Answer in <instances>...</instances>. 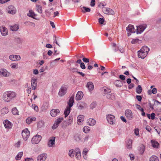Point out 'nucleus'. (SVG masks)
I'll return each mask as SVG.
<instances>
[{
    "instance_id": "13",
    "label": "nucleus",
    "mask_w": 161,
    "mask_h": 161,
    "mask_svg": "<svg viewBox=\"0 0 161 161\" xmlns=\"http://www.w3.org/2000/svg\"><path fill=\"white\" fill-rule=\"evenodd\" d=\"M8 13L9 14H13L16 13V10L15 8L12 5L9 6L8 8Z\"/></svg>"
},
{
    "instance_id": "41",
    "label": "nucleus",
    "mask_w": 161,
    "mask_h": 161,
    "mask_svg": "<svg viewBox=\"0 0 161 161\" xmlns=\"http://www.w3.org/2000/svg\"><path fill=\"white\" fill-rule=\"evenodd\" d=\"M82 11L84 13L86 12H89L90 11V9L89 8L83 7L81 8Z\"/></svg>"
},
{
    "instance_id": "25",
    "label": "nucleus",
    "mask_w": 161,
    "mask_h": 161,
    "mask_svg": "<svg viewBox=\"0 0 161 161\" xmlns=\"http://www.w3.org/2000/svg\"><path fill=\"white\" fill-rule=\"evenodd\" d=\"M28 16L31 17L33 19H36L35 18V17L36 16V15L35 14L34 12L32 10L29 11V13L27 14Z\"/></svg>"
},
{
    "instance_id": "35",
    "label": "nucleus",
    "mask_w": 161,
    "mask_h": 161,
    "mask_svg": "<svg viewBox=\"0 0 161 161\" xmlns=\"http://www.w3.org/2000/svg\"><path fill=\"white\" fill-rule=\"evenodd\" d=\"M115 85L117 87H120L123 85L122 82L119 80H116L114 82Z\"/></svg>"
},
{
    "instance_id": "38",
    "label": "nucleus",
    "mask_w": 161,
    "mask_h": 161,
    "mask_svg": "<svg viewBox=\"0 0 161 161\" xmlns=\"http://www.w3.org/2000/svg\"><path fill=\"white\" fill-rule=\"evenodd\" d=\"M12 112L14 115H19V111L16 107L13 108L12 110Z\"/></svg>"
},
{
    "instance_id": "42",
    "label": "nucleus",
    "mask_w": 161,
    "mask_h": 161,
    "mask_svg": "<svg viewBox=\"0 0 161 161\" xmlns=\"http://www.w3.org/2000/svg\"><path fill=\"white\" fill-rule=\"evenodd\" d=\"M142 91V88L140 85H139L136 87V92L137 93L140 94Z\"/></svg>"
},
{
    "instance_id": "45",
    "label": "nucleus",
    "mask_w": 161,
    "mask_h": 161,
    "mask_svg": "<svg viewBox=\"0 0 161 161\" xmlns=\"http://www.w3.org/2000/svg\"><path fill=\"white\" fill-rule=\"evenodd\" d=\"M83 131L85 133H87L90 131V129L88 126H85L83 128Z\"/></svg>"
},
{
    "instance_id": "63",
    "label": "nucleus",
    "mask_w": 161,
    "mask_h": 161,
    "mask_svg": "<svg viewBox=\"0 0 161 161\" xmlns=\"http://www.w3.org/2000/svg\"><path fill=\"white\" fill-rule=\"evenodd\" d=\"M155 114L154 113H153L151 114V118L152 119H155Z\"/></svg>"
},
{
    "instance_id": "54",
    "label": "nucleus",
    "mask_w": 161,
    "mask_h": 161,
    "mask_svg": "<svg viewBox=\"0 0 161 161\" xmlns=\"http://www.w3.org/2000/svg\"><path fill=\"white\" fill-rule=\"evenodd\" d=\"M58 125L56 122H55L54 124L52 127V128L53 129H56L58 126Z\"/></svg>"
},
{
    "instance_id": "2",
    "label": "nucleus",
    "mask_w": 161,
    "mask_h": 161,
    "mask_svg": "<svg viewBox=\"0 0 161 161\" xmlns=\"http://www.w3.org/2000/svg\"><path fill=\"white\" fill-rule=\"evenodd\" d=\"M149 49L146 46H143L138 51V56L142 59L144 58L147 55Z\"/></svg>"
},
{
    "instance_id": "5",
    "label": "nucleus",
    "mask_w": 161,
    "mask_h": 161,
    "mask_svg": "<svg viewBox=\"0 0 161 161\" xmlns=\"http://www.w3.org/2000/svg\"><path fill=\"white\" fill-rule=\"evenodd\" d=\"M125 114L126 117L129 119L131 120L133 119L134 115L130 109H126L125 111Z\"/></svg>"
},
{
    "instance_id": "27",
    "label": "nucleus",
    "mask_w": 161,
    "mask_h": 161,
    "mask_svg": "<svg viewBox=\"0 0 161 161\" xmlns=\"http://www.w3.org/2000/svg\"><path fill=\"white\" fill-rule=\"evenodd\" d=\"M36 120V118L35 117H34L32 118L28 117L26 119V121L27 124H30L32 121H35Z\"/></svg>"
},
{
    "instance_id": "22",
    "label": "nucleus",
    "mask_w": 161,
    "mask_h": 161,
    "mask_svg": "<svg viewBox=\"0 0 161 161\" xmlns=\"http://www.w3.org/2000/svg\"><path fill=\"white\" fill-rule=\"evenodd\" d=\"M75 157L76 159L79 160L81 158L80 151L79 148H76L75 149Z\"/></svg>"
},
{
    "instance_id": "14",
    "label": "nucleus",
    "mask_w": 161,
    "mask_h": 161,
    "mask_svg": "<svg viewBox=\"0 0 161 161\" xmlns=\"http://www.w3.org/2000/svg\"><path fill=\"white\" fill-rule=\"evenodd\" d=\"M59 110L58 109H53L51 110L50 114L52 117H55L59 113Z\"/></svg>"
},
{
    "instance_id": "60",
    "label": "nucleus",
    "mask_w": 161,
    "mask_h": 161,
    "mask_svg": "<svg viewBox=\"0 0 161 161\" xmlns=\"http://www.w3.org/2000/svg\"><path fill=\"white\" fill-rule=\"evenodd\" d=\"M119 78L120 79L122 80H124L125 79V75H121L119 76Z\"/></svg>"
},
{
    "instance_id": "62",
    "label": "nucleus",
    "mask_w": 161,
    "mask_h": 161,
    "mask_svg": "<svg viewBox=\"0 0 161 161\" xmlns=\"http://www.w3.org/2000/svg\"><path fill=\"white\" fill-rule=\"evenodd\" d=\"M136 98L137 100L139 101H141L142 99V96H141L137 95L136 96Z\"/></svg>"
},
{
    "instance_id": "64",
    "label": "nucleus",
    "mask_w": 161,
    "mask_h": 161,
    "mask_svg": "<svg viewBox=\"0 0 161 161\" xmlns=\"http://www.w3.org/2000/svg\"><path fill=\"white\" fill-rule=\"evenodd\" d=\"M33 159L32 158H26L25 159V161H33Z\"/></svg>"
},
{
    "instance_id": "58",
    "label": "nucleus",
    "mask_w": 161,
    "mask_h": 161,
    "mask_svg": "<svg viewBox=\"0 0 161 161\" xmlns=\"http://www.w3.org/2000/svg\"><path fill=\"white\" fill-rule=\"evenodd\" d=\"M95 0H91L90 5L92 7L94 6L95 5Z\"/></svg>"
},
{
    "instance_id": "4",
    "label": "nucleus",
    "mask_w": 161,
    "mask_h": 161,
    "mask_svg": "<svg viewBox=\"0 0 161 161\" xmlns=\"http://www.w3.org/2000/svg\"><path fill=\"white\" fill-rule=\"evenodd\" d=\"M30 131L27 128L24 129L22 131V135L23 139L25 141L27 140L29 137Z\"/></svg>"
},
{
    "instance_id": "26",
    "label": "nucleus",
    "mask_w": 161,
    "mask_h": 161,
    "mask_svg": "<svg viewBox=\"0 0 161 161\" xmlns=\"http://www.w3.org/2000/svg\"><path fill=\"white\" fill-rule=\"evenodd\" d=\"M9 112L8 108L7 107H5L1 109V114L2 115L7 114Z\"/></svg>"
},
{
    "instance_id": "49",
    "label": "nucleus",
    "mask_w": 161,
    "mask_h": 161,
    "mask_svg": "<svg viewBox=\"0 0 161 161\" xmlns=\"http://www.w3.org/2000/svg\"><path fill=\"white\" fill-rule=\"evenodd\" d=\"M44 122L42 121H40L38 122L37 124V127L38 128H41L44 125Z\"/></svg>"
},
{
    "instance_id": "18",
    "label": "nucleus",
    "mask_w": 161,
    "mask_h": 161,
    "mask_svg": "<svg viewBox=\"0 0 161 161\" xmlns=\"http://www.w3.org/2000/svg\"><path fill=\"white\" fill-rule=\"evenodd\" d=\"M9 59L12 61L19 60L20 59V57L19 55H10L9 56Z\"/></svg>"
},
{
    "instance_id": "61",
    "label": "nucleus",
    "mask_w": 161,
    "mask_h": 161,
    "mask_svg": "<svg viewBox=\"0 0 161 161\" xmlns=\"http://www.w3.org/2000/svg\"><path fill=\"white\" fill-rule=\"evenodd\" d=\"M88 151V150L86 148H84V151H83V154H85V155H86Z\"/></svg>"
},
{
    "instance_id": "28",
    "label": "nucleus",
    "mask_w": 161,
    "mask_h": 161,
    "mask_svg": "<svg viewBox=\"0 0 161 161\" xmlns=\"http://www.w3.org/2000/svg\"><path fill=\"white\" fill-rule=\"evenodd\" d=\"M87 122L88 125L91 126L94 125L96 123V121L95 119L91 118L88 119Z\"/></svg>"
},
{
    "instance_id": "6",
    "label": "nucleus",
    "mask_w": 161,
    "mask_h": 161,
    "mask_svg": "<svg viewBox=\"0 0 161 161\" xmlns=\"http://www.w3.org/2000/svg\"><path fill=\"white\" fill-rule=\"evenodd\" d=\"M41 139L42 136H41L37 135L32 138L31 142L33 144H37L39 143Z\"/></svg>"
},
{
    "instance_id": "15",
    "label": "nucleus",
    "mask_w": 161,
    "mask_h": 161,
    "mask_svg": "<svg viewBox=\"0 0 161 161\" xmlns=\"http://www.w3.org/2000/svg\"><path fill=\"white\" fill-rule=\"evenodd\" d=\"M4 126L6 129H11L12 126V123L8 120L6 119L3 122Z\"/></svg>"
},
{
    "instance_id": "21",
    "label": "nucleus",
    "mask_w": 161,
    "mask_h": 161,
    "mask_svg": "<svg viewBox=\"0 0 161 161\" xmlns=\"http://www.w3.org/2000/svg\"><path fill=\"white\" fill-rule=\"evenodd\" d=\"M83 96V93L81 91H78L76 95V100H79L81 99L82 98Z\"/></svg>"
},
{
    "instance_id": "20",
    "label": "nucleus",
    "mask_w": 161,
    "mask_h": 161,
    "mask_svg": "<svg viewBox=\"0 0 161 161\" xmlns=\"http://www.w3.org/2000/svg\"><path fill=\"white\" fill-rule=\"evenodd\" d=\"M74 102V96L73 95L70 97L69 101L68 102V106H67L71 108L73 105Z\"/></svg>"
},
{
    "instance_id": "1",
    "label": "nucleus",
    "mask_w": 161,
    "mask_h": 161,
    "mask_svg": "<svg viewBox=\"0 0 161 161\" xmlns=\"http://www.w3.org/2000/svg\"><path fill=\"white\" fill-rule=\"evenodd\" d=\"M16 96V93L12 91H7L5 92L3 96V99L7 102H10Z\"/></svg>"
},
{
    "instance_id": "31",
    "label": "nucleus",
    "mask_w": 161,
    "mask_h": 161,
    "mask_svg": "<svg viewBox=\"0 0 161 161\" xmlns=\"http://www.w3.org/2000/svg\"><path fill=\"white\" fill-rule=\"evenodd\" d=\"M31 84L32 89L33 90H35L36 86V80L35 79H32Z\"/></svg>"
},
{
    "instance_id": "32",
    "label": "nucleus",
    "mask_w": 161,
    "mask_h": 161,
    "mask_svg": "<svg viewBox=\"0 0 161 161\" xmlns=\"http://www.w3.org/2000/svg\"><path fill=\"white\" fill-rule=\"evenodd\" d=\"M87 87L90 91H92L94 89V85L92 82H89L87 84Z\"/></svg>"
},
{
    "instance_id": "16",
    "label": "nucleus",
    "mask_w": 161,
    "mask_h": 161,
    "mask_svg": "<svg viewBox=\"0 0 161 161\" xmlns=\"http://www.w3.org/2000/svg\"><path fill=\"white\" fill-rule=\"evenodd\" d=\"M0 31L3 36H5L8 34V30L5 27L2 26L0 27Z\"/></svg>"
},
{
    "instance_id": "29",
    "label": "nucleus",
    "mask_w": 161,
    "mask_h": 161,
    "mask_svg": "<svg viewBox=\"0 0 161 161\" xmlns=\"http://www.w3.org/2000/svg\"><path fill=\"white\" fill-rule=\"evenodd\" d=\"M71 108L67 106L64 111V114L65 117H66L70 113Z\"/></svg>"
},
{
    "instance_id": "55",
    "label": "nucleus",
    "mask_w": 161,
    "mask_h": 161,
    "mask_svg": "<svg viewBox=\"0 0 161 161\" xmlns=\"http://www.w3.org/2000/svg\"><path fill=\"white\" fill-rule=\"evenodd\" d=\"M134 133L136 136L139 135V130L138 129H136L134 130Z\"/></svg>"
},
{
    "instance_id": "50",
    "label": "nucleus",
    "mask_w": 161,
    "mask_h": 161,
    "mask_svg": "<svg viewBox=\"0 0 161 161\" xmlns=\"http://www.w3.org/2000/svg\"><path fill=\"white\" fill-rule=\"evenodd\" d=\"M63 120V118H59L56 120L55 122L59 125V124Z\"/></svg>"
},
{
    "instance_id": "59",
    "label": "nucleus",
    "mask_w": 161,
    "mask_h": 161,
    "mask_svg": "<svg viewBox=\"0 0 161 161\" xmlns=\"http://www.w3.org/2000/svg\"><path fill=\"white\" fill-rule=\"evenodd\" d=\"M157 90L156 88H153V89L152 90V93H153V94H155L157 92Z\"/></svg>"
},
{
    "instance_id": "51",
    "label": "nucleus",
    "mask_w": 161,
    "mask_h": 161,
    "mask_svg": "<svg viewBox=\"0 0 161 161\" xmlns=\"http://www.w3.org/2000/svg\"><path fill=\"white\" fill-rule=\"evenodd\" d=\"M21 144V141H18V142L14 144V146L16 147H19Z\"/></svg>"
},
{
    "instance_id": "23",
    "label": "nucleus",
    "mask_w": 161,
    "mask_h": 161,
    "mask_svg": "<svg viewBox=\"0 0 161 161\" xmlns=\"http://www.w3.org/2000/svg\"><path fill=\"white\" fill-rule=\"evenodd\" d=\"M126 147L128 149H130L132 147V140L130 139H127L126 141Z\"/></svg>"
},
{
    "instance_id": "43",
    "label": "nucleus",
    "mask_w": 161,
    "mask_h": 161,
    "mask_svg": "<svg viewBox=\"0 0 161 161\" xmlns=\"http://www.w3.org/2000/svg\"><path fill=\"white\" fill-rule=\"evenodd\" d=\"M107 97L109 99L113 100L114 99V96L113 94H108L107 95Z\"/></svg>"
},
{
    "instance_id": "30",
    "label": "nucleus",
    "mask_w": 161,
    "mask_h": 161,
    "mask_svg": "<svg viewBox=\"0 0 161 161\" xmlns=\"http://www.w3.org/2000/svg\"><path fill=\"white\" fill-rule=\"evenodd\" d=\"M139 152L141 154H142L145 149V147L143 144H141L139 147L138 148Z\"/></svg>"
},
{
    "instance_id": "24",
    "label": "nucleus",
    "mask_w": 161,
    "mask_h": 161,
    "mask_svg": "<svg viewBox=\"0 0 161 161\" xmlns=\"http://www.w3.org/2000/svg\"><path fill=\"white\" fill-rule=\"evenodd\" d=\"M84 116L82 115H80L77 117L78 123L79 125H80L81 122H82L84 120Z\"/></svg>"
},
{
    "instance_id": "34",
    "label": "nucleus",
    "mask_w": 161,
    "mask_h": 161,
    "mask_svg": "<svg viewBox=\"0 0 161 161\" xmlns=\"http://www.w3.org/2000/svg\"><path fill=\"white\" fill-rule=\"evenodd\" d=\"M131 42L132 44H135L140 43L142 42V41L138 38L133 39L132 40Z\"/></svg>"
},
{
    "instance_id": "40",
    "label": "nucleus",
    "mask_w": 161,
    "mask_h": 161,
    "mask_svg": "<svg viewBox=\"0 0 161 161\" xmlns=\"http://www.w3.org/2000/svg\"><path fill=\"white\" fill-rule=\"evenodd\" d=\"M103 89L105 94L109 93L111 92V90L107 87H103Z\"/></svg>"
},
{
    "instance_id": "47",
    "label": "nucleus",
    "mask_w": 161,
    "mask_h": 161,
    "mask_svg": "<svg viewBox=\"0 0 161 161\" xmlns=\"http://www.w3.org/2000/svg\"><path fill=\"white\" fill-rule=\"evenodd\" d=\"M69 156L72 158L74 157V150L73 149H71L69 151Z\"/></svg>"
},
{
    "instance_id": "9",
    "label": "nucleus",
    "mask_w": 161,
    "mask_h": 161,
    "mask_svg": "<svg viewBox=\"0 0 161 161\" xmlns=\"http://www.w3.org/2000/svg\"><path fill=\"white\" fill-rule=\"evenodd\" d=\"M106 118L108 123L111 125L113 124L115 120V117L114 115L112 114H108L107 115Z\"/></svg>"
},
{
    "instance_id": "7",
    "label": "nucleus",
    "mask_w": 161,
    "mask_h": 161,
    "mask_svg": "<svg viewBox=\"0 0 161 161\" xmlns=\"http://www.w3.org/2000/svg\"><path fill=\"white\" fill-rule=\"evenodd\" d=\"M10 73L4 69H0V75L1 76L8 77L10 75Z\"/></svg>"
},
{
    "instance_id": "36",
    "label": "nucleus",
    "mask_w": 161,
    "mask_h": 161,
    "mask_svg": "<svg viewBox=\"0 0 161 161\" xmlns=\"http://www.w3.org/2000/svg\"><path fill=\"white\" fill-rule=\"evenodd\" d=\"M36 11L39 13L42 14V6L39 5H36Z\"/></svg>"
},
{
    "instance_id": "57",
    "label": "nucleus",
    "mask_w": 161,
    "mask_h": 161,
    "mask_svg": "<svg viewBox=\"0 0 161 161\" xmlns=\"http://www.w3.org/2000/svg\"><path fill=\"white\" fill-rule=\"evenodd\" d=\"M96 105V103L95 102H93L90 105V107L91 108H93Z\"/></svg>"
},
{
    "instance_id": "8",
    "label": "nucleus",
    "mask_w": 161,
    "mask_h": 161,
    "mask_svg": "<svg viewBox=\"0 0 161 161\" xmlns=\"http://www.w3.org/2000/svg\"><path fill=\"white\" fill-rule=\"evenodd\" d=\"M103 11L106 14L113 15L114 14V10L110 8L104 7L103 8Z\"/></svg>"
},
{
    "instance_id": "10",
    "label": "nucleus",
    "mask_w": 161,
    "mask_h": 161,
    "mask_svg": "<svg viewBox=\"0 0 161 161\" xmlns=\"http://www.w3.org/2000/svg\"><path fill=\"white\" fill-rule=\"evenodd\" d=\"M126 30L128 32V36H129L130 35V33H134L135 32V30L134 29V26L131 25H129L126 28Z\"/></svg>"
},
{
    "instance_id": "53",
    "label": "nucleus",
    "mask_w": 161,
    "mask_h": 161,
    "mask_svg": "<svg viewBox=\"0 0 161 161\" xmlns=\"http://www.w3.org/2000/svg\"><path fill=\"white\" fill-rule=\"evenodd\" d=\"M104 21V19L103 18H101L99 19V22L101 24H103Z\"/></svg>"
},
{
    "instance_id": "52",
    "label": "nucleus",
    "mask_w": 161,
    "mask_h": 161,
    "mask_svg": "<svg viewBox=\"0 0 161 161\" xmlns=\"http://www.w3.org/2000/svg\"><path fill=\"white\" fill-rule=\"evenodd\" d=\"M45 13L47 16L49 17L51 14V13L48 10H45Z\"/></svg>"
},
{
    "instance_id": "11",
    "label": "nucleus",
    "mask_w": 161,
    "mask_h": 161,
    "mask_svg": "<svg viewBox=\"0 0 161 161\" xmlns=\"http://www.w3.org/2000/svg\"><path fill=\"white\" fill-rule=\"evenodd\" d=\"M146 27V25L145 24L140 25L137 26L136 31L137 33H141L143 31Z\"/></svg>"
},
{
    "instance_id": "39",
    "label": "nucleus",
    "mask_w": 161,
    "mask_h": 161,
    "mask_svg": "<svg viewBox=\"0 0 161 161\" xmlns=\"http://www.w3.org/2000/svg\"><path fill=\"white\" fill-rule=\"evenodd\" d=\"M149 161H159L157 157L155 155H153L150 158Z\"/></svg>"
},
{
    "instance_id": "17",
    "label": "nucleus",
    "mask_w": 161,
    "mask_h": 161,
    "mask_svg": "<svg viewBox=\"0 0 161 161\" xmlns=\"http://www.w3.org/2000/svg\"><path fill=\"white\" fill-rule=\"evenodd\" d=\"M151 145L154 148H158L159 147V144L155 140H152L151 141Z\"/></svg>"
},
{
    "instance_id": "37",
    "label": "nucleus",
    "mask_w": 161,
    "mask_h": 161,
    "mask_svg": "<svg viewBox=\"0 0 161 161\" xmlns=\"http://www.w3.org/2000/svg\"><path fill=\"white\" fill-rule=\"evenodd\" d=\"M23 152H19L15 157L16 160H19L22 157L23 155Z\"/></svg>"
},
{
    "instance_id": "19",
    "label": "nucleus",
    "mask_w": 161,
    "mask_h": 161,
    "mask_svg": "<svg viewBox=\"0 0 161 161\" xmlns=\"http://www.w3.org/2000/svg\"><path fill=\"white\" fill-rule=\"evenodd\" d=\"M55 137H51L50 138L48 142V146L49 147H53V145L55 144Z\"/></svg>"
},
{
    "instance_id": "56",
    "label": "nucleus",
    "mask_w": 161,
    "mask_h": 161,
    "mask_svg": "<svg viewBox=\"0 0 161 161\" xmlns=\"http://www.w3.org/2000/svg\"><path fill=\"white\" fill-rule=\"evenodd\" d=\"M146 130L148 132H150L152 130V129L149 125H147L146 127Z\"/></svg>"
},
{
    "instance_id": "44",
    "label": "nucleus",
    "mask_w": 161,
    "mask_h": 161,
    "mask_svg": "<svg viewBox=\"0 0 161 161\" xmlns=\"http://www.w3.org/2000/svg\"><path fill=\"white\" fill-rule=\"evenodd\" d=\"M73 117L71 116H69V119L67 121V124L68 125H69L72 123L73 122Z\"/></svg>"
},
{
    "instance_id": "3",
    "label": "nucleus",
    "mask_w": 161,
    "mask_h": 161,
    "mask_svg": "<svg viewBox=\"0 0 161 161\" xmlns=\"http://www.w3.org/2000/svg\"><path fill=\"white\" fill-rule=\"evenodd\" d=\"M68 88V86L67 85H63L58 92V95L60 97H62L65 95Z\"/></svg>"
},
{
    "instance_id": "12",
    "label": "nucleus",
    "mask_w": 161,
    "mask_h": 161,
    "mask_svg": "<svg viewBox=\"0 0 161 161\" xmlns=\"http://www.w3.org/2000/svg\"><path fill=\"white\" fill-rule=\"evenodd\" d=\"M47 157V155L46 153L41 154L37 157V161H44Z\"/></svg>"
},
{
    "instance_id": "46",
    "label": "nucleus",
    "mask_w": 161,
    "mask_h": 161,
    "mask_svg": "<svg viewBox=\"0 0 161 161\" xmlns=\"http://www.w3.org/2000/svg\"><path fill=\"white\" fill-rule=\"evenodd\" d=\"M10 66L13 69H16L18 67V64L12 63L10 64Z\"/></svg>"
},
{
    "instance_id": "48",
    "label": "nucleus",
    "mask_w": 161,
    "mask_h": 161,
    "mask_svg": "<svg viewBox=\"0 0 161 161\" xmlns=\"http://www.w3.org/2000/svg\"><path fill=\"white\" fill-rule=\"evenodd\" d=\"M32 107L33 108L36 112H38L39 111V108L38 107L35 105V104H33L32 105Z\"/></svg>"
},
{
    "instance_id": "33",
    "label": "nucleus",
    "mask_w": 161,
    "mask_h": 161,
    "mask_svg": "<svg viewBox=\"0 0 161 161\" xmlns=\"http://www.w3.org/2000/svg\"><path fill=\"white\" fill-rule=\"evenodd\" d=\"M19 25H18L15 24L13 25L10 26V29L12 31H16L19 28Z\"/></svg>"
}]
</instances>
